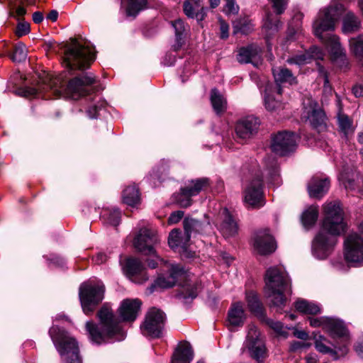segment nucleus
<instances>
[{
	"label": "nucleus",
	"instance_id": "18",
	"mask_svg": "<svg viewBox=\"0 0 363 363\" xmlns=\"http://www.w3.org/2000/svg\"><path fill=\"white\" fill-rule=\"evenodd\" d=\"M310 325L312 327H321L330 336H342L345 334V328L343 323L339 320L328 318H309Z\"/></svg>",
	"mask_w": 363,
	"mask_h": 363
},
{
	"label": "nucleus",
	"instance_id": "38",
	"mask_svg": "<svg viewBox=\"0 0 363 363\" xmlns=\"http://www.w3.org/2000/svg\"><path fill=\"white\" fill-rule=\"evenodd\" d=\"M102 220L107 224L117 226L121 220V213L117 208L105 209L102 212Z\"/></svg>",
	"mask_w": 363,
	"mask_h": 363
},
{
	"label": "nucleus",
	"instance_id": "39",
	"mask_svg": "<svg viewBox=\"0 0 363 363\" xmlns=\"http://www.w3.org/2000/svg\"><path fill=\"white\" fill-rule=\"evenodd\" d=\"M128 16H135L146 6V0H123Z\"/></svg>",
	"mask_w": 363,
	"mask_h": 363
},
{
	"label": "nucleus",
	"instance_id": "14",
	"mask_svg": "<svg viewBox=\"0 0 363 363\" xmlns=\"http://www.w3.org/2000/svg\"><path fill=\"white\" fill-rule=\"evenodd\" d=\"M159 242L156 231L150 227L141 228L135 236L133 245L135 249L144 255H155V246Z\"/></svg>",
	"mask_w": 363,
	"mask_h": 363
},
{
	"label": "nucleus",
	"instance_id": "5",
	"mask_svg": "<svg viewBox=\"0 0 363 363\" xmlns=\"http://www.w3.org/2000/svg\"><path fill=\"white\" fill-rule=\"evenodd\" d=\"M97 316L100 320L99 325L91 321L86 323V330L91 342L99 345L111 339H124V333L121 330L113 311L107 304L101 308Z\"/></svg>",
	"mask_w": 363,
	"mask_h": 363
},
{
	"label": "nucleus",
	"instance_id": "20",
	"mask_svg": "<svg viewBox=\"0 0 363 363\" xmlns=\"http://www.w3.org/2000/svg\"><path fill=\"white\" fill-rule=\"evenodd\" d=\"M259 126V121L257 118L252 116L245 117L237 123L236 135L242 140H247L257 133Z\"/></svg>",
	"mask_w": 363,
	"mask_h": 363
},
{
	"label": "nucleus",
	"instance_id": "55",
	"mask_svg": "<svg viewBox=\"0 0 363 363\" xmlns=\"http://www.w3.org/2000/svg\"><path fill=\"white\" fill-rule=\"evenodd\" d=\"M277 14L282 13L286 9L288 0H269Z\"/></svg>",
	"mask_w": 363,
	"mask_h": 363
},
{
	"label": "nucleus",
	"instance_id": "12",
	"mask_svg": "<svg viewBox=\"0 0 363 363\" xmlns=\"http://www.w3.org/2000/svg\"><path fill=\"white\" fill-rule=\"evenodd\" d=\"M358 233L350 234L345 240L344 257L351 266L359 267L363 264V242Z\"/></svg>",
	"mask_w": 363,
	"mask_h": 363
},
{
	"label": "nucleus",
	"instance_id": "3",
	"mask_svg": "<svg viewBox=\"0 0 363 363\" xmlns=\"http://www.w3.org/2000/svg\"><path fill=\"white\" fill-rule=\"evenodd\" d=\"M345 11L342 3L333 4L320 11L313 24V33L326 45L333 62L341 67L347 64L345 52L340 45L339 38L326 32L335 30L336 23Z\"/></svg>",
	"mask_w": 363,
	"mask_h": 363
},
{
	"label": "nucleus",
	"instance_id": "19",
	"mask_svg": "<svg viewBox=\"0 0 363 363\" xmlns=\"http://www.w3.org/2000/svg\"><path fill=\"white\" fill-rule=\"evenodd\" d=\"M303 118L308 120L310 124L318 131L325 128V114L313 101L308 100V106L304 107Z\"/></svg>",
	"mask_w": 363,
	"mask_h": 363
},
{
	"label": "nucleus",
	"instance_id": "2",
	"mask_svg": "<svg viewBox=\"0 0 363 363\" xmlns=\"http://www.w3.org/2000/svg\"><path fill=\"white\" fill-rule=\"evenodd\" d=\"M95 82L96 78L91 72L77 76L67 84L62 76L51 77L47 74L42 84H38L37 87H25L20 90V94L28 97L35 96L38 93L50 92L56 97L63 96L77 100L92 91V85Z\"/></svg>",
	"mask_w": 363,
	"mask_h": 363
},
{
	"label": "nucleus",
	"instance_id": "53",
	"mask_svg": "<svg viewBox=\"0 0 363 363\" xmlns=\"http://www.w3.org/2000/svg\"><path fill=\"white\" fill-rule=\"evenodd\" d=\"M267 324L277 334L286 336V332L284 329L283 324L279 321H274L272 319L267 320Z\"/></svg>",
	"mask_w": 363,
	"mask_h": 363
},
{
	"label": "nucleus",
	"instance_id": "24",
	"mask_svg": "<svg viewBox=\"0 0 363 363\" xmlns=\"http://www.w3.org/2000/svg\"><path fill=\"white\" fill-rule=\"evenodd\" d=\"M330 187V181L327 178H321L315 176L311 178L308 184L309 196L313 198L320 199L325 194Z\"/></svg>",
	"mask_w": 363,
	"mask_h": 363
},
{
	"label": "nucleus",
	"instance_id": "56",
	"mask_svg": "<svg viewBox=\"0 0 363 363\" xmlns=\"http://www.w3.org/2000/svg\"><path fill=\"white\" fill-rule=\"evenodd\" d=\"M226 4L224 12L227 14H235L238 11V6L235 4V0H225Z\"/></svg>",
	"mask_w": 363,
	"mask_h": 363
},
{
	"label": "nucleus",
	"instance_id": "27",
	"mask_svg": "<svg viewBox=\"0 0 363 363\" xmlns=\"http://www.w3.org/2000/svg\"><path fill=\"white\" fill-rule=\"evenodd\" d=\"M184 12L189 18H196L202 21L206 16V9L200 4L199 0H186L183 5Z\"/></svg>",
	"mask_w": 363,
	"mask_h": 363
},
{
	"label": "nucleus",
	"instance_id": "30",
	"mask_svg": "<svg viewBox=\"0 0 363 363\" xmlns=\"http://www.w3.org/2000/svg\"><path fill=\"white\" fill-rule=\"evenodd\" d=\"M323 53L321 50L317 47H313L307 53L296 55L287 60L289 64H295L302 65L309 62L311 58L323 59Z\"/></svg>",
	"mask_w": 363,
	"mask_h": 363
},
{
	"label": "nucleus",
	"instance_id": "10",
	"mask_svg": "<svg viewBox=\"0 0 363 363\" xmlns=\"http://www.w3.org/2000/svg\"><path fill=\"white\" fill-rule=\"evenodd\" d=\"M243 351L257 362H263L267 356V351L264 340L260 337L255 325H249L247 334L245 341Z\"/></svg>",
	"mask_w": 363,
	"mask_h": 363
},
{
	"label": "nucleus",
	"instance_id": "62",
	"mask_svg": "<svg viewBox=\"0 0 363 363\" xmlns=\"http://www.w3.org/2000/svg\"><path fill=\"white\" fill-rule=\"evenodd\" d=\"M33 20L35 23H40L43 20V15L41 12L37 11L33 14Z\"/></svg>",
	"mask_w": 363,
	"mask_h": 363
},
{
	"label": "nucleus",
	"instance_id": "11",
	"mask_svg": "<svg viewBox=\"0 0 363 363\" xmlns=\"http://www.w3.org/2000/svg\"><path fill=\"white\" fill-rule=\"evenodd\" d=\"M166 315L161 310L152 308L145 315L140 326L142 333L147 337H159L164 329Z\"/></svg>",
	"mask_w": 363,
	"mask_h": 363
},
{
	"label": "nucleus",
	"instance_id": "1",
	"mask_svg": "<svg viewBox=\"0 0 363 363\" xmlns=\"http://www.w3.org/2000/svg\"><path fill=\"white\" fill-rule=\"evenodd\" d=\"M321 228L313 242V253L317 258L325 259L337 243V236L345 230L344 212L340 201L325 203Z\"/></svg>",
	"mask_w": 363,
	"mask_h": 363
},
{
	"label": "nucleus",
	"instance_id": "51",
	"mask_svg": "<svg viewBox=\"0 0 363 363\" xmlns=\"http://www.w3.org/2000/svg\"><path fill=\"white\" fill-rule=\"evenodd\" d=\"M264 105L268 111H276L281 107L279 99L274 98L272 94L267 93L264 97Z\"/></svg>",
	"mask_w": 363,
	"mask_h": 363
},
{
	"label": "nucleus",
	"instance_id": "36",
	"mask_svg": "<svg viewBox=\"0 0 363 363\" xmlns=\"http://www.w3.org/2000/svg\"><path fill=\"white\" fill-rule=\"evenodd\" d=\"M259 54V50L254 46L240 48L237 57L239 62L248 63L252 62V60Z\"/></svg>",
	"mask_w": 363,
	"mask_h": 363
},
{
	"label": "nucleus",
	"instance_id": "4",
	"mask_svg": "<svg viewBox=\"0 0 363 363\" xmlns=\"http://www.w3.org/2000/svg\"><path fill=\"white\" fill-rule=\"evenodd\" d=\"M264 293L272 306L281 312L291 293V284L288 274L282 267H269L264 277Z\"/></svg>",
	"mask_w": 363,
	"mask_h": 363
},
{
	"label": "nucleus",
	"instance_id": "21",
	"mask_svg": "<svg viewBox=\"0 0 363 363\" xmlns=\"http://www.w3.org/2000/svg\"><path fill=\"white\" fill-rule=\"evenodd\" d=\"M123 270L125 275L133 282L141 284L147 280L145 268L138 259H127L123 267Z\"/></svg>",
	"mask_w": 363,
	"mask_h": 363
},
{
	"label": "nucleus",
	"instance_id": "22",
	"mask_svg": "<svg viewBox=\"0 0 363 363\" xmlns=\"http://www.w3.org/2000/svg\"><path fill=\"white\" fill-rule=\"evenodd\" d=\"M254 249L260 255H268L274 252L276 245L268 231H262L256 234L253 241Z\"/></svg>",
	"mask_w": 363,
	"mask_h": 363
},
{
	"label": "nucleus",
	"instance_id": "37",
	"mask_svg": "<svg viewBox=\"0 0 363 363\" xmlns=\"http://www.w3.org/2000/svg\"><path fill=\"white\" fill-rule=\"evenodd\" d=\"M318 217V207L311 206L302 214V223L306 228L313 226Z\"/></svg>",
	"mask_w": 363,
	"mask_h": 363
},
{
	"label": "nucleus",
	"instance_id": "17",
	"mask_svg": "<svg viewBox=\"0 0 363 363\" xmlns=\"http://www.w3.org/2000/svg\"><path fill=\"white\" fill-rule=\"evenodd\" d=\"M168 269L169 272L168 277H159L155 282L154 287L167 289L173 286L177 283L182 284L181 282L189 277L187 272L178 264H171Z\"/></svg>",
	"mask_w": 363,
	"mask_h": 363
},
{
	"label": "nucleus",
	"instance_id": "41",
	"mask_svg": "<svg viewBox=\"0 0 363 363\" xmlns=\"http://www.w3.org/2000/svg\"><path fill=\"white\" fill-rule=\"evenodd\" d=\"M266 176L269 181L274 184H279L280 179L277 162L272 159L269 163L266 164Z\"/></svg>",
	"mask_w": 363,
	"mask_h": 363
},
{
	"label": "nucleus",
	"instance_id": "57",
	"mask_svg": "<svg viewBox=\"0 0 363 363\" xmlns=\"http://www.w3.org/2000/svg\"><path fill=\"white\" fill-rule=\"evenodd\" d=\"M30 32V25L26 22L19 23L17 26L16 34L18 37L26 35Z\"/></svg>",
	"mask_w": 363,
	"mask_h": 363
},
{
	"label": "nucleus",
	"instance_id": "6",
	"mask_svg": "<svg viewBox=\"0 0 363 363\" xmlns=\"http://www.w3.org/2000/svg\"><path fill=\"white\" fill-rule=\"evenodd\" d=\"M94 57L91 48L72 39L65 50L63 63L70 69H84L90 66Z\"/></svg>",
	"mask_w": 363,
	"mask_h": 363
},
{
	"label": "nucleus",
	"instance_id": "54",
	"mask_svg": "<svg viewBox=\"0 0 363 363\" xmlns=\"http://www.w3.org/2000/svg\"><path fill=\"white\" fill-rule=\"evenodd\" d=\"M26 13L25 8L22 6H18L17 7L15 6L13 3H11L10 6V16H13L16 18H19L21 16H23Z\"/></svg>",
	"mask_w": 363,
	"mask_h": 363
},
{
	"label": "nucleus",
	"instance_id": "25",
	"mask_svg": "<svg viewBox=\"0 0 363 363\" xmlns=\"http://www.w3.org/2000/svg\"><path fill=\"white\" fill-rule=\"evenodd\" d=\"M220 216L222 218V222L218 226L219 230L223 233L225 237H230L237 233L238 226L237 223L232 218L228 211L223 208L220 212Z\"/></svg>",
	"mask_w": 363,
	"mask_h": 363
},
{
	"label": "nucleus",
	"instance_id": "33",
	"mask_svg": "<svg viewBox=\"0 0 363 363\" xmlns=\"http://www.w3.org/2000/svg\"><path fill=\"white\" fill-rule=\"evenodd\" d=\"M189 241L187 234L185 233V238L182 237V232L178 229H174L169 233L168 243L172 249L181 247L186 250Z\"/></svg>",
	"mask_w": 363,
	"mask_h": 363
},
{
	"label": "nucleus",
	"instance_id": "34",
	"mask_svg": "<svg viewBox=\"0 0 363 363\" xmlns=\"http://www.w3.org/2000/svg\"><path fill=\"white\" fill-rule=\"evenodd\" d=\"M296 311L308 315H316L320 313V308L316 303L305 299H298L295 302Z\"/></svg>",
	"mask_w": 363,
	"mask_h": 363
},
{
	"label": "nucleus",
	"instance_id": "9",
	"mask_svg": "<svg viewBox=\"0 0 363 363\" xmlns=\"http://www.w3.org/2000/svg\"><path fill=\"white\" fill-rule=\"evenodd\" d=\"M105 286L101 281L84 283L79 288V298L84 313H91L104 297Z\"/></svg>",
	"mask_w": 363,
	"mask_h": 363
},
{
	"label": "nucleus",
	"instance_id": "32",
	"mask_svg": "<svg viewBox=\"0 0 363 363\" xmlns=\"http://www.w3.org/2000/svg\"><path fill=\"white\" fill-rule=\"evenodd\" d=\"M123 202L130 206H136L140 202L138 189L136 186H128L123 192Z\"/></svg>",
	"mask_w": 363,
	"mask_h": 363
},
{
	"label": "nucleus",
	"instance_id": "64",
	"mask_svg": "<svg viewBox=\"0 0 363 363\" xmlns=\"http://www.w3.org/2000/svg\"><path fill=\"white\" fill-rule=\"evenodd\" d=\"M355 351L360 357L363 358V342L355 346Z\"/></svg>",
	"mask_w": 363,
	"mask_h": 363
},
{
	"label": "nucleus",
	"instance_id": "16",
	"mask_svg": "<svg viewBox=\"0 0 363 363\" xmlns=\"http://www.w3.org/2000/svg\"><path fill=\"white\" fill-rule=\"evenodd\" d=\"M244 202L248 208H257L264 206L262 182L260 178L250 181L244 189Z\"/></svg>",
	"mask_w": 363,
	"mask_h": 363
},
{
	"label": "nucleus",
	"instance_id": "59",
	"mask_svg": "<svg viewBox=\"0 0 363 363\" xmlns=\"http://www.w3.org/2000/svg\"><path fill=\"white\" fill-rule=\"evenodd\" d=\"M220 38L225 39L228 37L229 26L223 21L220 22Z\"/></svg>",
	"mask_w": 363,
	"mask_h": 363
},
{
	"label": "nucleus",
	"instance_id": "49",
	"mask_svg": "<svg viewBox=\"0 0 363 363\" xmlns=\"http://www.w3.org/2000/svg\"><path fill=\"white\" fill-rule=\"evenodd\" d=\"M351 51L359 57H363V36L352 38L350 41Z\"/></svg>",
	"mask_w": 363,
	"mask_h": 363
},
{
	"label": "nucleus",
	"instance_id": "28",
	"mask_svg": "<svg viewBox=\"0 0 363 363\" xmlns=\"http://www.w3.org/2000/svg\"><path fill=\"white\" fill-rule=\"evenodd\" d=\"M194 353L189 343L181 342L175 350L172 358V363H190Z\"/></svg>",
	"mask_w": 363,
	"mask_h": 363
},
{
	"label": "nucleus",
	"instance_id": "7",
	"mask_svg": "<svg viewBox=\"0 0 363 363\" xmlns=\"http://www.w3.org/2000/svg\"><path fill=\"white\" fill-rule=\"evenodd\" d=\"M49 333L60 355H69L70 359L67 360V363H81L78 345L74 337L57 326H52Z\"/></svg>",
	"mask_w": 363,
	"mask_h": 363
},
{
	"label": "nucleus",
	"instance_id": "13",
	"mask_svg": "<svg viewBox=\"0 0 363 363\" xmlns=\"http://www.w3.org/2000/svg\"><path fill=\"white\" fill-rule=\"evenodd\" d=\"M209 185V180L207 178L191 180L184 187L181 188L180 192L174 196L175 201L181 207H189L191 204V198L207 189Z\"/></svg>",
	"mask_w": 363,
	"mask_h": 363
},
{
	"label": "nucleus",
	"instance_id": "40",
	"mask_svg": "<svg viewBox=\"0 0 363 363\" xmlns=\"http://www.w3.org/2000/svg\"><path fill=\"white\" fill-rule=\"evenodd\" d=\"M200 286L196 284V282L191 279L189 278L182 284V294L184 298H195L198 292L199 291Z\"/></svg>",
	"mask_w": 363,
	"mask_h": 363
},
{
	"label": "nucleus",
	"instance_id": "61",
	"mask_svg": "<svg viewBox=\"0 0 363 363\" xmlns=\"http://www.w3.org/2000/svg\"><path fill=\"white\" fill-rule=\"evenodd\" d=\"M352 91L356 97H360L363 96V85H355L352 88Z\"/></svg>",
	"mask_w": 363,
	"mask_h": 363
},
{
	"label": "nucleus",
	"instance_id": "48",
	"mask_svg": "<svg viewBox=\"0 0 363 363\" xmlns=\"http://www.w3.org/2000/svg\"><path fill=\"white\" fill-rule=\"evenodd\" d=\"M27 50L26 45L22 43H18L14 48L11 59L14 62L24 61L27 57Z\"/></svg>",
	"mask_w": 363,
	"mask_h": 363
},
{
	"label": "nucleus",
	"instance_id": "50",
	"mask_svg": "<svg viewBox=\"0 0 363 363\" xmlns=\"http://www.w3.org/2000/svg\"><path fill=\"white\" fill-rule=\"evenodd\" d=\"M280 24L278 20H274V22H273V19L271 18L270 15H267L263 26V29L267 33V38H269L271 34L277 32L279 30Z\"/></svg>",
	"mask_w": 363,
	"mask_h": 363
},
{
	"label": "nucleus",
	"instance_id": "63",
	"mask_svg": "<svg viewBox=\"0 0 363 363\" xmlns=\"http://www.w3.org/2000/svg\"><path fill=\"white\" fill-rule=\"evenodd\" d=\"M294 335L301 340H306L308 337V333L303 330H295Z\"/></svg>",
	"mask_w": 363,
	"mask_h": 363
},
{
	"label": "nucleus",
	"instance_id": "43",
	"mask_svg": "<svg viewBox=\"0 0 363 363\" xmlns=\"http://www.w3.org/2000/svg\"><path fill=\"white\" fill-rule=\"evenodd\" d=\"M246 299L248 307L252 312L257 315L262 313V304L255 293L252 291L247 293Z\"/></svg>",
	"mask_w": 363,
	"mask_h": 363
},
{
	"label": "nucleus",
	"instance_id": "46",
	"mask_svg": "<svg viewBox=\"0 0 363 363\" xmlns=\"http://www.w3.org/2000/svg\"><path fill=\"white\" fill-rule=\"evenodd\" d=\"M359 182V180H362V178L357 174L353 173L352 175V178L350 177L348 173L342 172L339 177V180L340 182L345 186L346 189H355V182L354 179Z\"/></svg>",
	"mask_w": 363,
	"mask_h": 363
},
{
	"label": "nucleus",
	"instance_id": "47",
	"mask_svg": "<svg viewBox=\"0 0 363 363\" xmlns=\"http://www.w3.org/2000/svg\"><path fill=\"white\" fill-rule=\"evenodd\" d=\"M94 100L95 103L90 106L87 111L88 115L91 118H96L98 113L106 106V102L100 97L95 96Z\"/></svg>",
	"mask_w": 363,
	"mask_h": 363
},
{
	"label": "nucleus",
	"instance_id": "29",
	"mask_svg": "<svg viewBox=\"0 0 363 363\" xmlns=\"http://www.w3.org/2000/svg\"><path fill=\"white\" fill-rule=\"evenodd\" d=\"M245 319L243 306L240 302L232 305L228 311V320L230 325L233 327L242 326Z\"/></svg>",
	"mask_w": 363,
	"mask_h": 363
},
{
	"label": "nucleus",
	"instance_id": "52",
	"mask_svg": "<svg viewBox=\"0 0 363 363\" xmlns=\"http://www.w3.org/2000/svg\"><path fill=\"white\" fill-rule=\"evenodd\" d=\"M338 124L340 130L345 134L352 131V121L346 115L339 113Z\"/></svg>",
	"mask_w": 363,
	"mask_h": 363
},
{
	"label": "nucleus",
	"instance_id": "58",
	"mask_svg": "<svg viewBox=\"0 0 363 363\" xmlns=\"http://www.w3.org/2000/svg\"><path fill=\"white\" fill-rule=\"evenodd\" d=\"M184 216V212L182 211H177L173 212L168 218L169 224L177 223Z\"/></svg>",
	"mask_w": 363,
	"mask_h": 363
},
{
	"label": "nucleus",
	"instance_id": "35",
	"mask_svg": "<svg viewBox=\"0 0 363 363\" xmlns=\"http://www.w3.org/2000/svg\"><path fill=\"white\" fill-rule=\"evenodd\" d=\"M273 74L277 83H289L290 84L296 83V77L286 68L274 69Z\"/></svg>",
	"mask_w": 363,
	"mask_h": 363
},
{
	"label": "nucleus",
	"instance_id": "31",
	"mask_svg": "<svg viewBox=\"0 0 363 363\" xmlns=\"http://www.w3.org/2000/svg\"><path fill=\"white\" fill-rule=\"evenodd\" d=\"M360 28L359 18L352 11H347L343 18L342 31L345 33L357 31Z\"/></svg>",
	"mask_w": 363,
	"mask_h": 363
},
{
	"label": "nucleus",
	"instance_id": "60",
	"mask_svg": "<svg viewBox=\"0 0 363 363\" xmlns=\"http://www.w3.org/2000/svg\"><path fill=\"white\" fill-rule=\"evenodd\" d=\"M106 255L104 253L100 252L96 255V257L94 258V260L96 264H100L106 262Z\"/></svg>",
	"mask_w": 363,
	"mask_h": 363
},
{
	"label": "nucleus",
	"instance_id": "26",
	"mask_svg": "<svg viewBox=\"0 0 363 363\" xmlns=\"http://www.w3.org/2000/svg\"><path fill=\"white\" fill-rule=\"evenodd\" d=\"M184 228L185 233L187 234V240H190L193 233H207L211 229V224L208 220L201 223L196 219L186 218L184 220Z\"/></svg>",
	"mask_w": 363,
	"mask_h": 363
},
{
	"label": "nucleus",
	"instance_id": "45",
	"mask_svg": "<svg viewBox=\"0 0 363 363\" xmlns=\"http://www.w3.org/2000/svg\"><path fill=\"white\" fill-rule=\"evenodd\" d=\"M233 29L234 33L240 32L247 34L252 29V25L248 19H240L233 22Z\"/></svg>",
	"mask_w": 363,
	"mask_h": 363
},
{
	"label": "nucleus",
	"instance_id": "8",
	"mask_svg": "<svg viewBox=\"0 0 363 363\" xmlns=\"http://www.w3.org/2000/svg\"><path fill=\"white\" fill-rule=\"evenodd\" d=\"M331 337L333 339V342L321 335H315V347L318 352L328 354L334 359H337L340 357L345 356L348 352L350 338L347 330L345 329V334L342 336Z\"/></svg>",
	"mask_w": 363,
	"mask_h": 363
},
{
	"label": "nucleus",
	"instance_id": "23",
	"mask_svg": "<svg viewBox=\"0 0 363 363\" xmlns=\"http://www.w3.org/2000/svg\"><path fill=\"white\" fill-rule=\"evenodd\" d=\"M141 301L138 299H125L123 301L119 308V314L124 321H134L140 311Z\"/></svg>",
	"mask_w": 363,
	"mask_h": 363
},
{
	"label": "nucleus",
	"instance_id": "42",
	"mask_svg": "<svg viewBox=\"0 0 363 363\" xmlns=\"http://www.w3.org/2000/svg\"><path fill=\"white\" fill-rule=\"evenodd\" d=\"M172 24L175 30V35L177 40V43L174 45V50H177L182 47L183 44L182 35L184 32L186 30V27L184 21L181 19H177L174 21H172Z\"/></svg>",
	"mask_w": 363,
	"mask_h": 363
},
{
	"label": "nucleus",
	"instance_id": "15",
	"mask_svg": "<svg viewBox=\"0 0 363 363\" xmlns=\"http://www.w3.org/2000/svg\"><path fill=\"white\" fill-rule=\"evenodd\" d=\"M298 137L291 132H279L272 138L271 148L276 154L284 156L295 150Z\"/></svg>",
	"mask_w": 363,
	"mask_h": 363
},
{
	"label": "nucleus",
	"instance_id": "44",
	"mask_svg": "<svg viewBox=\"0 0 363 363\" xmlns=\"http://www.w3.org/2000/svg\"><path fill=\"white\" fill-rule=\"evenodd\" d=\"M211 101L213 109L217 113L223 111L225 108V100L216 89L211 91Z\"/></svg>",
	"mask_w": 363,
	"mask_h": 363
}]
</instances>
